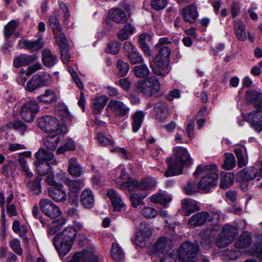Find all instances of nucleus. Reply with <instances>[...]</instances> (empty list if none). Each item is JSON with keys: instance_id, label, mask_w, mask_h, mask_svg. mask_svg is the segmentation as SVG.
I'll return each mask as SVG.
<instances>
[{"instance_id": "obj_39", "label": "nucleus", "mask_w": 262, "mask_h": 262, "mask_svg": "<svg viewBox=\"0 0 262 262\" xmlns=\"http://www.w3.org/2000/svg\"><path fill=\"white\" fill-rule=\"evenodd\" d=\"M154 250L156 253H163L169 250L167 247V239L165 237H160L154 246Z\"/></svg>"}, {"instance_id": "obj_22", "label": "nucleus", "mask_w": 262, "mask_h": 262, "mask_svg": "<svg viewBox=\"0 0 262 262\" xmlns=\"http://www.w3.org/2000/svg\"><path fill=\"white\" fill-rule=\"evenodd\" d=\"M110 19L117 24H123L127 20L125 12L121 9H112L109 11Z\"/></svg>"}, {"instance_id": "obj_41", "label": "nucleus", "mask_w": 262, "mask_h": 262, "mask_svg": "<svg viewBox=\"0 0 262 262\" xmlns=\"http://www.w3.org/2000/svg\"><path fill=\"white\" fill-rule=\"evenodd\" d=\"M133 72L138 78H145L149 76L150 70L146 64H141L134 67Z\"/></svg>"}, {"instance_id": "obj_23", "label": "nucleus", "mask_w": 262, "mask_h": 262, "mask_svg": "<svg viewBox=\"0 0 262 262\" xmlns=\"http://www.w3.org/2000/svg\"><path fill=\"white\" fill-rule=\"evenodd\" d=\"M42 61L45 66L51 68L57 62L58 58L49 49H45L42 51Z\"/></svg>"}, {"instance_id": "obj_62", "label": "nucleus", "mask_w": 262, "mask_h": 262, "mask_svg": "<svg viewBox=\"0 0 262 262\" xmlns=\"http://www.w3.org/2000/svg\"><path fill=\"white\" fill-rule=\"evenodd\" d=\"M111 151L112 152L120 154L122 158L125 159H129L131 158V154L127 152L124 148L116 146L112 148Z\"/></svg>"}, {"instance_id": "obj_60", "label": "nucleus", "mask_w": 262, "mask_h": 262, "mask_svg": "<svg viewBox=\"0 0 262 262\" xmlns=\"http://www.w3.org/2000/svg\"><path fill=\"white\" fill-rule=\"evenodd\" d=\"M167 4V0H151V7L156 10L165 8Z\"/></svg>"}, {"instance_id": "obj_4", "label": "nucleus", "mask_w": 262, "mask_h": 262, "mask_svg": "<svg viewBox=\"0 0 262 262\" xmlns=\"http://www.w3.org/2000/svg\"><path fill=\"white\" fill-rule=\"evenodd\" d=\"M220 214L217 211H202L193 215L189 220L190 225L201 226L205 224L216 225L219 223Z\"/></svg>"}, {"instance_id": "obj_40", "label": "nucleus", "mask_w": 262, "mask_h": 262, "mask_svg": "<svg viewBox=\"0 0 262 262\" xmlns=\"http://www.w3.org/2000/svg\"><path fill=\"white\" fill-rule=\"evenodd\" d=\"M57 96L55 92L50 89H48L45 93L38 97L40 101L50 103L57 100Z\"/></svg>"}, {"instance_id": "obj_48", "label": "nucleus", "mask_w": 262, "mask_h": 262, "mask_svg": "<svg viewBox=\"0 0 262 262\" xmlns=\"http://www.w3.org/2000/svg\"><path fill=\"white\" fill-rule=\"evenodd\" d=\"M157 185V182L154 179H149L139 182L138 190H147L155 188Z\"/></svg>"}, {"instance_id": "obj_25", "label": "nucleus", "mask_w": 262, "mask_h": 262, "mask_svg": "<svg viewBox=\"0 0 262 262\" xmlns=\"http://www.w3.org/2000/svg\"><path fill=\"white\" fill-rule=\"evenodd\" d=\"M68 171L73 177H79L83 173V169L76 158H71L69 161Z\"/></svg>"}, {"instance_id": "obj_47", "label": "nucleus", "mask_w": 262, "mask_h": 262, "mask_svg": "<svg viewBox=\"0 0 262 262\" xmlns=\"http://www.w3.org/2000/svg\"><path fill=\"white\" fill-rule=\"evenodd\" d=\"M111 255L112 257L116 261H121L124 257L122 250L119 247L118 245L115 243L112 244Z\"/></svg>"}, {"instance_id": "obj_15", "label": "nucleus", "mask_w": 262, "mask_h": 262, "mask_svg": "<svg viewBox=\"0 0 262 262\" xmlns=\"http://www.w3.org/2000/svg\"><path fill=\"white\" fill-rule=\"evenodd\" d=\"M18 46L21 49H25L31 52H34L42 48L44 46V42L40 37L36 40H28L21 39L19 40Z\"/></svg>"}, {"instance_id": "obj_9", "label": "nucleus", "mask_w": 262, "mask_h": 262, "mask_svg": "<svg viewBox=\"0 0 262 262\" xmlns=\"http://www.w3.org/2000/svg\"><path fill=\"white\" fill-rule=\"evenodd\" d=\"M39 108L38 104L35 100H29L21 106L20 115L25 121L32 122L38 113Z\"/></svg>"}, {"instance_id": "obj_27", "label": "nucleus", "mask_w": 262, "mask_h": 262, "mask_svg": "<svg viewBox=\"0 0 262 262\" xmlns=\"http://www.w3.org/2000/svg\"><path fill=\"white\" fill-rule=\"evenodd\" d=\"M81 204L86 208H91L94 202V198L92 191L89 189L82 191L80 196Z\"/></svg>"}, {"instance_id": "obj_14", "label": "nucleus", "mask_w": 262, "mask_h": 262, "mask_svg": "<svg viewBox=\"0 0 262 262\" xmlns=\"http://www.w3.org/2000/svg\"><path fill=\"white\" fill-rule=\"evenodd\" d=\"M256 108L243 118L255 130L260 132L262 130V108Z\"/></svg>"}, {"instance_id": "obj_55", "label": "nucleus", "mask_w": 262, "mask_h": 262, "mask_svg": "<svg viewBox=\"0 0 262 262\" xmlns=\"http://www.w3.org/2000/svg\"><path fill=\"white\" fill-rule=\"evenodd\" d=\"M117 67L120 76L124 77L126 75L129 71V65L127 62H124L121 59H119L117 63Z\"/></svg>"}, {"instance_id": "obj_32", "label": "nucleus", "mask_w": 262, "mask_h": 262, "mask_svg": "<svg viewBox=\"0 0 262 262\" xmlns=\"http://www.w3.org/2000/svg\"><path fill=\"white\" fill-rule=\"evenodd\" d=\"M147 196L145 193H132L129 196V200L132 205L135 208H140V206L145 205V202L143 199Z\"/></svg>"}, {"instance_id": "obj_42", "label": "nucleus", "mask_w": 262, "mask_h": 262, "mask_svg": "<svg viewBox=\"0 0 262 262\" xmlns=\"http://www.w3.org/2000/svg\"><path fill=\"white\" fill-rule=\"evenodd\" d=\"M59 14L57 12L55 13L54 15L50 16L49 18V25L52 29L54 34L60 33L62 30L59 21Z\"/></svg>"}, {"instance_id": "obj_19", "label": "nucleus", "mask_w": 262, "mask_h": 262, "mask_svg": "<svg viewBox=\"0 0 262 262\" xmlns=\"http://www.w3.org/2000/svg\"><path fill=\"white\" fill-rule=\"evenodd\" d=\"M107 196L111 201L112 204L115 211H120L122 208L125 207V203L119 194L115 190L113 189H108L107 192Z\"/></svg>"}, {"instance_id": "obj_29", "label": "nucleus", "mask_w": 262, "mask_h": 262, "mask_svg": "<svg viewBox=\"0 0 262 262\" xmlns=\"http://www.w3.org/2000/svg\"><path fill=\"white\" fill-rule=\"evenodd\" d=\"M234 30L237 38L241 41H244L247 38L246 28L244 23L241 19L234 21Z\"/></svg>"}, {"instance_id": "obj_61", "label": "nucleus", "mask_w": 262, "mask_h": 262, "mask_svg": "<svg viewBox=\"0 0 262 262\" xmlns=\"http://www.w3.org/2000/svg\"><path fill=\"white\" fill-rule=\"evenodd\" d=\"M214 167L216 166L215 165H200L197 167L195 171L193 173V176L195 177H198L199 175L204 172H206V173H207L208 172H210V171L212 170V169Z\"/></svg>"}, {"instance_id": "obj_30", "label": "nucleus", "mask_w": 262, "mask_h": 262, "mask_svg": "<svg viewBox=\"0 0 262 262\" xmlns=\"http://www.w3.org/2000/svg\"><path fill=\"white\" fill-rule=\"evenodd\" d=\"M59 188H51L49 189V196L55 201L63 202L67 199V194L64 191Z\"/></svg>"}, {"instance_id": "obj_28", "label": "nucleus", "mask_w": 262, "mask_h": 262, "mask_svg": "<svg viewBox=\"0 0 262 262\" xmlns=\"http://www.w3.org/2000/svg\"><path fill=\"white\" fill-rule=\"evenodd\" d=\"M45 146L51 151H54L60 141V135L56 134L53 135H48L43 139Z\"/></svg>"}, {"instance_id": "obj_49", "label": "nucleus", "mask_w": 262, "mask_h": 262, "mask_svg": "<svg viewBox=\"0 0 262 262\" xmlns=\"http://www.w3.org/2000/svg\"><path fill=\"white\" fill-rule=\"evenodd\" d=\"M241 251L238 249L232 250L229 248L225 250L223 252V255L225 259L229 260H235L241 256Z\"/></svg>"}, {"instance_id": "obj_2", "label": "nucleus", "mask_w": 262, "mask_h": 262, "mask_svg": "<svg viewBox=\"0 0 262 262\" xmlns=\"http://www.w3.org/2000/svg\"><path fill=\"white\" fill-rule=\"evenodd\" d=\"M76 234V231L74 227H68L54 237L53 244L60 255L64 256L70 252Z\"/></svg>"}, {"instance_id": "obj_17", "label": "nucleus", "mask_w": 262, "mask_h": 262, "mask_svg": "<svg viewBox=\"0 0 262 262\" xmlns=\"http://www.w3.org/2000/svg\"><path fill=\"white\" fill-rule=\"evenodd\" d=\"M69 190L73 193L78 192L80 191L84 184L80 180H71L66 176L65 174H62L59 178Z\"/></svg>"}, {"instance_id": "obj_8", "label": "nucleus", "mask_w": 262, "mask_h": 262, "mask_svg": "<svg viewBox=\"0 0 262 262\" xmlns=\"http://www.w3.org/2000/svg\"><path fill=\"white\" fill-rule=\"evenodd\" d=\"M256 179L259 181L262 179V161L258 168L249 166L239 171L237 174L238 181H249Z\"/></svg>"}, {"instance_id": "obj_3", "label": "nucleus", "mask_w": 262, "mask_h": 262, "mask_svg": "<svg viewBox=\"0 0 262 262\" xmlns=\"http://www.w3.org/2000/svg\"><path fill=\"white\" fill-rule=\"evenodd\" d=\"M158 48V53L154 60L155 65H151V67L155 74L165 77L170 71L168 66L171 50L167 46H162Z\"/></svg>"}, {"instance_id": "obj_35", "label": "nucleus", "mask_w": 262, "mask_h": 262, "mask_svg": "<svg viewBox=\"0 0 262 262\" xmlns=\"http://www.w3.org/2000/svg\"><path fill=\"white\" fill-rule=\"evenodd\" d=\"M18 19L10 20L5 27L4 33L6 39L9 38L15 31L16 29L19 25Z\"/></svg>"}, {"instance_id": "obj_37", "label": "nucleus", "mask_w": 262, "mask_h": 262, "mask_svg": "<svg viewBox=\"0 0 262 262\" xmlns=\"http://www.w3.org/2000/svg\"><path fill=\"white\" fill-rule=\"evenodd\" d=\"M144 114L141 111L136 112L132 116V128L134 132H137L143 123Z\"/></svg>"}, {"instance_id": "obj_63", "label": "nucleus", "mask_w": 262, "mask_h": 262, "mask_svg": "<svg viewBox=\"0 0 262 262\" xmlns=\"http://www.w3.org/2000/svg\"><path fill=\"white\" fill-rule=\"evenodd\" d=\"M142 214L147 218H154L157 214V211L154 208L145 207L141 210Z\"/></svg>"}, {"instance_id": "obj_18", "label": "nucleus", "mask_w": 262, "mask_h": 262, "mask_svg": "<svg viewBox=\"0 0 262 262\" xmlns=\"http://www.w3.org/2000/svg\"><path fill=\"white\" fill-rule=\"evenodd\" d=\"M245 96L248 102L256 108H262V92L260 91L249 90L246 91Z\"/></svg>"}, {"instance_id": "obj_53", "label": "nucleus", "mask_w": 262, "mask_h": 262, "mask_svg": "<svg viewBox=\"0 0 262 262\" xmlns=\"http://www.w3.org/2000/svg\"><path fill=\"white\" fill-rule=\"evenodd\" d=\"M153 229L149 224L143 223H141L139 226V233L146 238L150 237L152 232Z\"/></svg>"}, {"instance_id": "obj_57", "label": "nucleus", "mask_w": 262, "mask_h": 262, "mask_svg": "<svg viewBox=\"0 0 262 262\" xmlns=\"http://www.w3.org/2000/svg\"><path fill=\"white\" fill-rule=\"evenodd\" d=\"M99 143L102 146L113 145L114 140L111 138L105 136L102 133H99L97 135Z\"/></svg>"}, {"instance_id": "obj_51", "label": "nucleus", "mask_w": 262, "mask_h": 262, "mask_svg": "<svg viewBox=\"0 0 262 262\" xmlns=\"http://www.w3.org/2000/svg\"><path fill=\"white\" fill-rule=\"evenodd\" d=\"M41 178L37 177L34 180L29 181L28 186L35 194H39L41 192Z\"/></svg>"}, {"instance_id": "obj_64", "label": "nucleus", "mask_w": 262, "mask_h": 262, "mask_svg": "<svg viewBox=\"0 0 262 262\" xmlns=\"http://www.w3.org/2000/svg\"><path fill=\"white\" fill-rule=\"evenodd\" d=\"M40 87L34 76L28 82L26 90L29 92H33L37 88Z\"/></svg>"}, {"instance_id": "obj_52", "label": "nucleus", "mask_w": 262, "mask_h": 262, "mask_svg": "<svg viewBox=\"0 0 262 262\" xmlns=\"http://www.w3.org/2000/svg\"><path fill=\"white\" fill-rule=\"evenodd\" d=\"M234 152L237 159V164L238 167H243L248 163V158L247 155L244 156L240 148L234 149Z\"/></svg>"}, {"instance_id": "obj_12", "label": "nucleus", "mask_w": 262, "mask_h": 262, "mask_svg": "<svg viewBox=\"0 0 262 262\" xmlns=\"http://www.w3.org/2000/svg\"><path fill=\"white\" fill-rule=\"evenodd\" d=\"M106 109L112 112L116 117L121 118H127L130 111V108L123 102L116 99L109 101Z\"/></svg>"}, {"instance_id": "obj_58", "label": "nucleus", "mask_w": 262, "mask_h": 262, "mask_svg": "<svg viewBox=\"0 0 262 262\" xmlns=\"http://www.w3.org/2000/svg\"><path fill=\"white\" fill-rule=\"evenodd\" d=\"M120 44L117 41H112L107 44L106 51L107 53L116 54L119 52Z\"/></svg>"}, {"instance_id": "obj_54", "label": "nucleus", "mask_w": 262, "mask_h": 262, "mask_svg": "<svg viewBox=\"0 0 262 262\" xmlns=\"http://www.w3.org/2000/svg\"><path fill=\"white\" fill-rule=\"evenodd\" d=\"M127 57L132 64L141 63L144 61L142 56L139 53L138 50L129 54Z\"/></svg>"}, {"instance_id": "obj_44", "label": "nucleus", "mask_w": 262, "mask_h": 262, "mask_svg": "<svg viewBox=\"0 0 262 262\" xmlns=\"http://www.w3.org/2000/svg\"><path fill=\"white\" fill-rule=\"evenodd\" d=\"M36 161L47 162L53 158L54 155L52 152L47 151L43 148H40L35 154Z\"/></svg>"}, {"instance_id": "obj_1", "label": "nucleus", "mask_w": 262, "mask_h": 262, "mask_svg": "<svg viewBox=\"0 0 262 262\" xmlns=\"http://www.w3.org/2000/svg\"><path fill=\"white\" fill-rule=\"evenodd\" d=\"M173 154L176 159L169 158L166 160L168 166L167 170L165 173L166 177L179 175L182 173L183 165H191L192 159L186 148L177 146L174 148Z\"/></svg>"}, {"instance_id": "obj_56", "label": "nucleus", "mask_w": 262, "mask_h": 262, "mask_svg": "<svg viewBox=\"0 0 262 262\" xmlns=\"http://www.w3.org/2000/svg\"><path fill=\"white\" fill-rule=\"evenodd\" d=\"M55 39L60 50L69 49V43L63 33H60L58 36L55 37Z\"/></svg>"}, {"instance_id": "obj_38", "label": "nucleus", "mask_w": 262, "mask_h": 262, "mask_svg": "<svg viewBox=\"0 0 262 262\" xmlns=\"http://www.w3.org/2000/svg\"><path fill=\"white\" fill-rule=\"evenodd\" d=\"M234 175L230 172L223 173L221 175L220 187L227 189L231 186L234 182Z\"/></svg>"}, {"instance_id": "obj_31", "label": "nucleus", "mask_w": 262, "mask_h": 262, "mask_svg": "<svg viewBox=\"0 0 262 262\" xmlns=\"http://www.w3.org/2000/svg\"><path fill=\"white\" fill-rule=\"evenodd\" d=\"M171 200V197L165 193H158L150 197L151 202L159 203L166 206Z\"/></svg>"}, {"instance_id": "obj_6", "label": "nucleus", "mask_w": 262, "mask_h": 262, "mask_svg": "<svg viewBox=\"0 0 262 262\" xmlns=\"http://www.w3.org/2000/svg\"><path fill=\"white\" fill-rule=\"evenodd\" d=\"M237 234V229L233 225L226 224L222 228L221 233L219 235L216 245L219 248H223L228 245Z\"/></svg>"}, {"instance_id": "obj_13", "label": "nucleus", "mask_w": 262, "mask_h": 262, "mask_svg": "<svg viewBox=\"0 0 262 262\" xmlns=\"http://www.w3.org/2000/svg\"><path fill=\"white\" fill-rule=\"evenodd\" d=\"M39 206L42 212L52 219L57 218L61 215V211L59 207L49 199H41Z\"/></svg>"}, {"instance_id": "obj_10", "label": "nucleus", "mask_w": 262, "mask_h": 262, "mask_svg": "<svg viewBox=\"0 0 262 262\" xmlns=\"http://www.w3.org/2000/svg\"><path fill=\"white\" fill-rule=\"evenodd\" d=\"M37 122L39 127L46 133H57L59 131V122L55 117L42 116L38 118Z\"/></svg>"}, {"instance_id": "obj_45", "label": "nucleus", "mask_w": 262, "mask_h": 262, "mask_svg": "<svg viewBox=\"0 0 262 262\" xmlns=\"http://www.w3.org/2000/svg\"><path fill=\"white\" fill-rule=\"evenodd\" d=\"M134 28L129 24H126L117 33L118 37L121 40L127 39L133 34Z\"/></svg>"}, {"instance_id": "obj_36", "label": "nucleus", "mask_w": 262, "mask_h": 262, "mask_svg": "<svg viewBox=\"0 0 262 262\" xmlns=\"http://www.w3.org/2000/svg\"><path fill=\"white\" fill-rule=\"evenodd\" d=\"M36 171L39 176H45L52 171L51 165L48 162L36 161Z\"/></svg>"}, {"instance_id": "obj_26", "label": "nucleus", "mask_w": 262, "mask_h": 262, "mask_svg": "<svg viewBox=\"0 0 262 262\" xmlns=\"http://www.w3.org/2000/svg\"><path fill=\"white\" fill-rule=\"evenodd\" d=\"M108 100V98L102 95L93 99L92 102L93 112L95 114H99L104 107Z\"/></svg>"}, {"instance_id": "obj_21", "label": "nucleus", "mask_w": 262, "mask_h": 262, "mask_svg": "<svg viewBox=\"0 0 262 262\" xmlns=\"http://www.w3.org/2000/svg\"><path fill=\"white\" fill-rule=\"evenodd\" d=\"M38 58L36 55L21 54L13 59V66L19 68L27 66L34 62Z\"/></svg>"}, {"instance_id": "obj_59", "label": "nucleus", "mask_w": 262, "mask_h": 262, "mask_svg": "<svg viewBox=\"0 0 262 262\" xmlns=\"http://www.w3.org/2000/svg\"><path fill=\"white\" fill-rule=\"evenodd\" d=\"M198 186L196 187L195 182L193 181L188 182L184 187L185 192L188 195L195 194L198 192Z\"/></svg>"}, {"instance_id": "obj_43", "label": "nucleus", "mask_w": 262, "mask_h": 262, "mask_svg": "<svg viewBox=\"0 0 262 262\" xmlns=\"http://www.w3.org/2000/svg\"><path fill=\"white\" fill-rule=\"evenodd\" d=\"M139 183L136 180L130 178L127 181L119 185L118 187L125 191H130L138 189Z\"/></svg>"}, {"instance_id": "obj_16", "label": "nucleus", "mask_w": 262, "mask_h": 262, "mask_svg": "<svg viewBox=\"0 0 262 262\" xmlns=\"http://www.w3.org/2000/svg\"><path fill=\"white\" fill-rule=\"evenodd\" d=\"M181 14L183 19L186 22L190 24L195 23L198 16L196 6L194 4H191L182 8Z\"/></svg>"}, {"instance_id": "obj_20", "label": "nucleus", "mask_w": 262, "mask_h": 262, "mask_svg": "<svg viewBox=\"0 0 262 262\" xmlns=\"http://www.w3.org/2000/svg\"><path fill=\"white\" fill-rule=\"evenodd\" d=\"M155 118L158 120H165L169 115L167 104L165 102L159 101L154 105Z\"/></svg>"}, {"instance_id": "obj_33", "label": "nucleus", "mask_w": 262, "mask_h": 262, "mask_svg": "<svg viewBox=\"0 0 262 262\" xmlns=\"http://www.w3.org/2000/svg\"><path fill=\"white\" fill-rule=\"evenodd\" d=\"M251 242V238L248 232H244L241 234L235 242L234 245L236 248H243L250 246Z\"/></svg>"}, {"instance_id": "obj_11", "label": "nucleus", "mask_w": 262, "mask_h": 262, "mask_svg": "<svg viewBox=\"0 0 262 262\" xmlns=\"http://www.w3.org/2000/svg\"><path fill=\"white\" fill-rule=\"evenodd\" d=\"M219 179L216 167L212 169L210 172L206 173L198 183V188L202 190L208 191L210 189L215 186Z\"/></svg>"}, {"instance_id": "obj_7", "label": "nucleus", "mask_w": 262, "mask_h": 262, "mask_svg": "<svg viewBox=\"0 0 262 262\" xmlns=\"http://www.w3.org/2000/svg\"><path fill=\"white\" fill-rule=\"evenodd\" d=\"M198 244L190 242H184L179 249V258L183 261H188L195 258L198 254Z\"/></svg>"}, {"instance_id": "obj_24", "label": "nucleus", "mask_w": 262, "mask_h": 262, "mask_svg": "<svg viewBox=\"0 0 262 262\" xmlns=\"http://www.w3.org/2000/svg\"><path fill=\"white\" fill-rule=\"evenodd\" d=\"M181 205L183 210L187 212L186 215H189L191 213L200 210V207L198 205L196 201L192 199H185L183 200Z\"/></svg>"}, {"instance_id": "obj_5", "label": "nucleus", "mask_w": 262, "mask_h": 262, "mask_svg": "<svg viewBox=\"0 0 262 262\" xmlns=\"http://www.w3.org/2000/svg\"><path fill=\"white\" fill-rule=\"evenodd\" d=\"M160 89L158 79L154 76L139 81L137 84V90L146 97H150L156 94Z\"/></svg>"}, {"instance_id": "obj_34", "label": "nucleus", "mask_w": 262, "mask_h": 262, "mask_svg": "<svg viewBox=\"0 0 262 262\" xmlns=\"http://www.w3.org/2000/svg\"><path fill=\"white\" fill-rule=\"evenodd\" d=\"M96 256H88L85 253H77L75 254L72 259L67 262H97Z\"/></svg>"}, {"instance_id": "obj_46", "label": "nucleus", "mask_w": 262, "mask_h": 262, "mask_svg": "<svg viewBox=\"0 0 262 262\" xmlns=\"http://www.w3.org/2000/svg\"><path fill=\"white\" fill-rule=\"evenodd\" d=\"M34 76L40 87L48 86L51 83L52 78L47 73L43 72Z\"/></svg>"}, {"instance_id": "obj_50", "label": "nucleus", "mask_w": 262, "mask_h": 262, "mask_svg": "<svg viewBox=\"0 0 262 262\" xmlns=\"http://www.w3.org/2000/svg\"><path fill=\"white\" fill-rule=\"evenodd\" d=\"M225 159L223 165V167L226 170H230L235 166V159L233 154H226Z\"/></svg>"}]
</instances>
